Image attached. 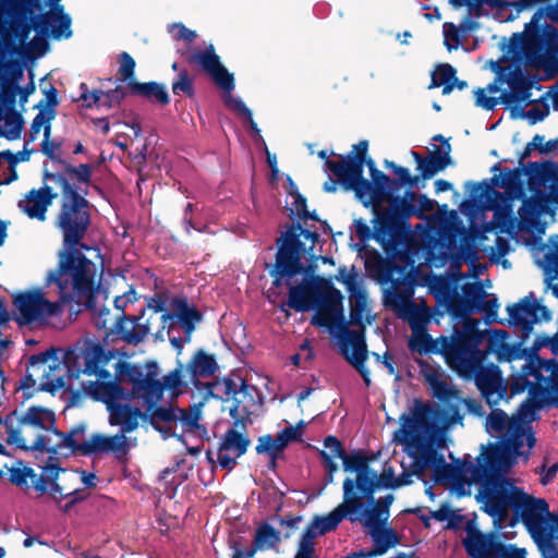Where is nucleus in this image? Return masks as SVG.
<instances>
[{"label": "nucleus", "instance_id": "f257e3e1", "mask_svg": "<svg viewBox=\"0 0 558 558\" xmlns=\"http://www.w3.org/2000/svg\"><path fill=\"white\" fill-rule=\"evenodd\" d=\"M441 422L435 411L418 407L413 418L401 432L403 441L416 458L418 470L434 469L436 481L464 482L480 485L477 499L492 517L502 519L509 508H513L522 490L515 487L506 474L520 454L490 446L477 459V463L463 461L457 464L446 462L444 456L435 450L441 442Z\"/></svg>", "mask_w": 558, "mask_h": 558}, {"label": "nucleus", "instance_id": "f03ea898", "mask_svg": "<svg viewBox=\"0 0 558 558\" xmlns=\"http://www.w3.org/2000/svg\"><path fill=\"white\" fill-rule=\"evenodd\" d=\"M336 280L342 283L349 293L350 323L360 330H350L344 322L341 292L330 280L316 276L313 270L304 271L300 277L284 283L289 288L288 306L296 312L315 310L312 324L327 327L340 341V350L344 357L361 374L365 385H371V374L365 366L367 359L364 330L371 325L367 291L364 279L354 267L348 270L339 268Z\"/></svg>", "mask_w": 558, "mask_h": 558}, {"label": "nucleus", "instance_id": "7ed1b4c3", "mask_svg": "<svg viewBox=\"0 0 558 558\" xmlns=\"http://www.w3.org/2000/svg\"><path fill=\"white\" fill-rule=\"evenodd\" d=\"M46 284L57 286L58 301L47 300L39 288L13 296L14 319L20 325L46 324L50 318L61 316L66 303L89 305L105 293L95 284V264L77 246H65L59 252L58 268L47 274Z\"/></svg>", "mask_w": 558, "mask_h": 558}, {"label": "nucleus", "instance_id": "20e7f679", "mask_svg": "<svg viewBox=\"0 0 558 558\" xmlns=\"http://www.w3.org/2000/svg\"><path fill=\"white\" fill-rule=\"evenodd\" d=\"M116 375L132 387L134 397L142 402L149 413L151 424L159 430L163 438L178 437L183 434L201 435L205 428L199 424L202 418V403L193 404L189 410L173 407L157 408L162 399L165 389L177 392L182 386L181 373L173 371L158 379V366L155 362L145 365L118 361L114 364Z\"/></svg>", "mask_w": 558, "mask_h": 558}, {"label": "nucleus", "instance_id": "39448f33", "mask_svg": "<svg viewBox=\"0 0 558 558\" xmlns=\"http://www.w3.org/2000/svg\"><path fill=\"white\" fill-rule=\"evenodd\" d=\"M383 247L389 258L379 262L380 277L384 281L391 283V288L384 293V304L407 323L417 319L418 316L428 312L425 305L412 301L416 284V263L423 264L422 250H410L403 246Z\"/></svg>", "mask_w": 558, "mask_h": 558}, {"label": "nucleus", "instance_id": "423d86ee", "mask_svg": "<svg viewBox=\"0 0 558 558\" xmlns=\"http://www.w3.org/2000/svg\"><path fill=\"white\" fill-rule=\"evenodd\" d=\"M338 157V160L324 162L326 170L337 178L345 191L354 192L364 207L378 206V197L384 193L383 182L388 180V175L368 156V141H360L349 154Z\"/></svg>", "mask_w": 558, "mask_h": 558}, {"label": "nucleus", "instance_id": "0eeeda50", "mask_svg": "<svg viewBox=\"0 0 558 558\" xmlns=\"http://www.w3.org/2000/svg\"><path fill=\"white\" fill-rule=\"evenodd\" d=\"M482 342L483 333L472 327L459 352L451 354L450 368L461 377L474 378L486 402L495 405L505 397L506 389L498 366L484 365L487 352L480 349Z\"/></svg>", "mask_w": 558, "mask_h": 558}, {"label": "nucleus", "instance_id": "6e6552de", "mask_svg": "<svg viewBox=\"0 0 558 558\" xmlns=\"http://www.w3.org/2000/svg\"><path fill=\"white\" fill-rule=\"evenodd\" d=\"M374 207V217L372 226L364 218L354 219L350 227V239L359 241L357 244H367L375 241L377 244H458L456 240L445 242L441 239H434L418 242L415 240L410 222L402 221L391 211H387L380 206ZM459 244H475L462 240Z\"/></svg>", "mask_w": 558, "mask_h": 558}, {"label": "nucleus", "instance_id": "1a4fd4ad", "mask_svg": "<svg viewBox=\"0 0 558 558\" xmlns=\"http://www.w3.org/2000/svg\"><path fill=\"white\" fill-rule=\"evenodd\" d=\"M538 409L535 401L526 400L511 417L502 410H493L486 417L485 427L490 436L500 440L495 446L520 456L524 447L531 450L536 441L531 423L536 420Z\"/></svg>", "mask_w": 558, "mask_h": 558}, {"label": "nucleus", "instance_id": "9d476101", "mask_svg": "<svg viewBox=\"0 0 558 558\" xmlns=\"http://www.w3.org/2000/svg\"><path fill=\"white\" fill-rule=\"evenodd\" d=\"M54 415L43 408H29L25 413L13 411L0 418V454H7L5 445L24 450H36L45 427L53 425Z\"/></svg>", "mask_w": 558, "mask_h": 558}, {"label": "nucleus", "instance_id": "9b49d317", "mask_svg": "<svg viewBox=\"0 0 558 558\" xmlns=\"http://www.w3.org/2000/svg\"><path fill=\"white\" fill-rule=\"evenodd\" d=\"M51 178L57 180L63 196L56 220V226L63 236L62 244H84L82 241L92 222L90 204L85 198L88 191H77L61 175H51Z\"/></svg>", "mask_w": 558, "mask_h": 558}, {"label": "nucleus", "instance_id": "f8f14e48", "mask_svg": "<svg viewBox=\"0 0 558 558\" xmlns=\"http://www.w3.org/2000/svg\"><path fill=\"white\" fill-rule=\"evenodd\" d=\"M511 44L520 46L525 58L558 51V2L538 8Z\"/></svg>", "mask_w": 558, "mask_h": 558}, {"label": "nucleus", "instance_id": "ddd939ff", "mask_svg": "<svg viewBox=\"0 0 558 558\" xmlns=\"http://www.w3.org/2000/svg\"><path fill=\"white\" fill-rule=\"evenodd\" d=\"M83 386L90 397L106 404L109 423L120 427L118 434L126 435L138 427L143 413L130 404L132 399H136L132 390H124L117 381H88Z\"/></svg>", "mask_w": 558, "mask_h": 558}, {"label": "nucleus", "instance_id": "4468645a", "mask_svg": "<svg viewBox=\"0 0 558 558\" xmlns=\"http://www.w3.org/2000/svg\"><path fill=\"white\" fill-rule=\"evenodd\" d=\"M186 61L190 64L199 66V69L211 78L215 85L226 93L223 97L225 105L242 116L253 133H260L250 108L240 98H235L231 95V92L235 87L234 75L222 64L220 57L216 53L214 45L210 44L204 50L193 51L186 57Z\"/></svg>", "mask_w": 558, "mask_h": 558}, {"label": "nucleus", "instance_id": "2eb2a0df", "mask_svg": "<svg viewBox=\"0 0 558 558\" xmlns=\"http://www.w3.org/2000/svg\"><path fill=\"white\" fill-rule=\"evenodd\" d=\"M418 407H427L436 412L438 418L441 422L440 425V433H441V442L439 446L435 447V450L437 451V448H440L444 446L445 442V432L451 427V425L454 423L453 417H449L445 414V412L437 405H432L427 403H423L421 401H415L412 409L410 410L409 414H403L401 416V427L399 430L395 434V439L397 442L404 446V449L408 451L409 456L413 459V462L411 464V471H403L399 476H395V472L391 466H385L381 474L378 475L376 473V483L374 485V492L377 488L380 487H387V488H397L401 486H405L412 483V476L416 475L417 477H423L424 473L428 470L434 472V469L432 466L422 468L418 470V466H416V458L411 453L409 446L407 442L403 441V438L401 437V432L404 429L405 424H408L414 416V412Z\"/></svg>", "mask_w": 558, "mask_h": 558}, {"label": "nucleus", "instance_id": "dca6fc26", "mask_svg": "<svg viewBox=\"0 0 558 558\" xmlns=\"http://www.w3.org/2000/svg\"><path fill=\"white\" fill-rule=\"evenodd\" d=\"M410 250H422V256L425 264L430 267L440 268L449 266L452 274L459 270L463 264H468L469 276L478 277L482 275L486 265L478 262L480 246H404Z\"/></svg>", "mask_w": 558, "mask_h": 558}, {"label": "nucleus", "instance_id": "f3484780", "mask_svg": "<svg viewBox=\"0 0 558 558\" xmlns=\"http://www.w3.org/2000/svg\"><path fill=\"white\" fill-rule=\"evenodd\" d=\"M429 322V312L418 316L417 319H412L409 323L412 335L409 339V348L413 352L422 353H440L447 364L451 365V354L459 352L463 345L472 327L466 326L463 331L457 332L451 338L440 337L434 340L426 331V325Z\"/></svg>", "mask_w": 558, "mask_h": 558}, {"label": "nucleus", "instance_id": "a211bd4d", "mask_svg": "<svg viewBox=\"0 0 558 558\" xmlns=\"http://www.w3.org/2000/svg\"><path fill=\"white\" fill-rule=\"evenodd\" d=\"M59 353L58 350L50 349L29 357L26 379L32 383V386H38L41 390L49 392H56L65 387L69 369Z\"/></svg>", "mask_w": 558, "mask_h": 558}, {"label": "nucleus", "instance_id": "6ab92c4d", "mask_svg": "<svg viewBox=\"0 0 558 558\" xmlns=\"http://www.w3.org/2000/svg\"><path fill=\"white\" fill-rule=\"evenodd\" d=\"M512 509L520 515L535 543L542 545L551 539L550 512L545 499L534 498L522 492Z\"/></svg>", "mask_w": 558, "mask_h": 558}, {"label": "nucleus", "instance_id": "aec40b11", "mask_svg": "<svg viewBox=\"0 0 558 558\" xmlns=\"http://www.w3.org/2000/svg\"><path fill=\"white\" fill-rule=\"evenodd\" d=\"M170 313L161 315L162 328H168L171 344L180 352L183 344L191 340L195 324L201 320L199 313L189 306L184 299H173Z\"/></svg>", "mask_w": 558, "mask_h": 558}, {"label": "nucleus", "instance_id": "412c9836", "mask_svg": "<svg viewBox=\"0 0 558 558\" xmlns=\"http://www.w3.org/2000/svg\"><path fill=\"white\" fill-rule=\"evenodd\" d=\"M361 506L362 501L354 490L353 480L345 478L343 482V501L328 514L316 515L306 526V530L314 532V535L318 537L336 530L344 518L355 522Z\"/></svg>", "mask_w": 558, "mask_h": 558}, {"label": "nucleus", "instance_id": "4be33fe9", "mask_svg": "<svg viewBox=\"0 0 558 558\" xmlns=\"http://www.w3.org/2000/svg\"><path fill=\"white\" fill-rule=\"evenodd\" d=\"M497 214L501 232L507 233L517 244H520L519 236L523 238L521 244H543L541 234L545 232V227L541 223V217H534L522 209H519V217L506 210Z\"/></svg>", "mask_w": 558, "mask_h": 558}, {"label": "nucleus", "instance_id": "5701e85b", "mask_svg": "<svg viewBox=\"0 0 558 558\" xmlns=\"http://www.w3.org/2000/svg\"><path fill=\"white\" fill-rule=\"evenodd\" d=\"M507 312L509 324L522 330V340L532 331L534 324L551 318L550 312L535 299L533 292L518 303L508 305Z\"/></svg>", "mask_w": 558, "mask_h": 558}, {"label": "nucleus", "instance_id": "b1692460", "mask_svg": "<svg viewBox=\"0 0 558 558\" xmlns=\"http://www.w3.org/2000/svg\"><path fill=\"white\" fill-rule=\"evenodd\" d=\"M41 0H26L32 4L33 9H40ZM61 0H45L49 10L37 14L48 37L54 40L69 39L73 36L71 28L72 19L64 10V5L60 4Z\"/></svg>", "mask_w": 558, "mask_h": 558}, {"label": "nucleus", "instance_id": "393cba45", "mask_svg": "<svg viewBox=\"0 0 558 558\" xmlns=\"http://www.w3.org/2000/svg\"><path fill=\"white\" fill-rule=\"evenodd\" d=\"M523 170L515 168L507 170L502 175H494L492 183L481 181L477 183L468 182L466 186H471L470 195L473 199L490 202L493 197L502 198V194L494 189V185L505 189L507 192H519L522 189Z\"/></svg>", "mask_w": 558, "mask_h": 558}, {"label": "nucleus", "instance_id": "a878e982", "mask_svg": "<svg viewBox=\"0 0 558 558\" xmlns=\"http://www.w3.org/2000/svg\"><path fill=\"white\" fill-rule=\"evenodd\" d=\"M136 439L123 434L106 436L104 434H93L88 439L84 437L78 441L76 450L83 454H104L112 453L118 458L125 456L129 449L135 446Z\"/></svg>", "mask_w": 558, "mask_h": 558}, {"label": "nucleus", "instance_id": "bb28decb", "mask_svg": "<svg viewBox=\"0 0 558 558\" xmlns=\"http://www.w3.org/2000/svg\"><path fill=\"white\" fill-rule=\"evenodd\" d=\"M44 478L47 485V493L56 504L63 500V494L71 493L80 482V473L69 471L59 466L57 459L50 457L48 463L44 465Z\"/></svg>", "mask_w": 558, "mask_h": 558}, {"label": "nucleus", "instance_id": "cd10ccee", "mask_svg": "<svg viewBox=\"0 0 558 558\" xmlns=\"http://www.w3.org/2000/svg\"><path fill=\"white\" fill-rule=\"evenodd\" d=\"M85 434V425L80 424L72 428L69 433L58 432L52 425L45 427L40 435L38 449L54 454H68L76 451L78 441Z\"/></svg>", "mask_w": 558, "mask_h": 558}, {"label": "nucleus", "instance_id": "c85d7f7f", "mask_svg": "<svg viewBox=\"0 0 558 558\" xmlns=\"http://www.w3.org/2000/svg\"><path fill=\"white\" fill-rule=\"evenodd\" d=\"M499 78L501 82H506L510 92H502L500 99L501 102L509 106L511 104H517L521 106L523 102H531L530 98L532 96V88L534 86V78L526 74L520 66H514L511 69L507 75L504 77L502 74H499Z\"/></svg>", "mask_w": 558, "mask_h": 558}, {"label": "nucleus", "instance_id": "c756f323", "mask_svg": "<svg viewBox=\"0 0 558 558\" xmlns=\"http://www.w3.org/2000/svg\"><path fill=\"white\" fill-rule=\"evenodd\" d=\"M236 427L234 425L225 433L218 448L217 461L226 470L234 468L236 460L246 452L251 444L250 438Z\"/></svg>", "mask_w": 558, "mask_h": 558}, {"label": "nucleus", "instance_id": "7c9ffc66", "mask_svg": "<svg viewBox=\"0 0 558 558\" xmlns=\"http://www.w3.org/2000/svg\"><path fill=\"white\" fill-rule=\"evenodd\" d=\"M450 154V144H447L444 148L435 146L434 149L425 157L415 150H411V156L416 162L420 181L429 180L437 173L444 171L447 167L451 166L453 161Z\"/></svg>", "mask_w": 558, "mask_h": 558}, {"label": "nucleus", "instance_id": "2f4dec72", "mask_svg": "<svg viewBox=\"0 0 558 558\" xmlns=\"http://www.w3.org/2000/svg\"><path fill=\"white\" fill-rule=\"evenodd\" d=\"M341 460L344 471L356 472V478L353 481L356 495L361 499L369 498L374 494L376 471L372 470L360 454L348 456L344 453Z\"/></svg>", "mask_w": 558, "mask_h": 558}, {"label": "nucleus", "instance_id": "473e14b6", "mask_svg": "<svg viewBox=\"0 0 558 558\" xmlns=\"http://www.w3.org/2000/svg\"><path fill=\"white\" fill-rule=\"evenodd\" d=\"M525 377H533L535 385L545 389L558 388V357L545 360L539 356H531L526 366L523 367Z\"/></svg>", "mask_w": 558, "mask_h": 558}, {"label": "nucleus", "instance_id": "72a5a7b5", "mask_svg": "<svg viewBox=\"0 0 558 558\" xmlns=\"http://www.w3.org/2000/svg\"><path fill=\"white\" fill-rule=\"evenodd\" d=\"M305 246H279L276 256V272L278 278L276 284L287 283V281L293 280L300 277L305 269L301 263V254Z\"/></svg>", "mask_w": 558, "mask_h": 558}, {"label": "nucleus", "instance_id": "f704fd0d", "mask_svg": "<svg viewBox=\"0 0 558 558\" xmlns=\"http://www.w3.org/2000/svg\"><path fill=\"white\" fill-rule=\"evenodd\" d=\"M116 356V351L105 350L99 343L89 342L82 352L83 372L87 375H96L98 377L97 381H111V374L105 367Z\"/></svg>", "mask_w": 558, "mask_h": 558}, {"label": "nucleus", "instance_id": "c9c22d12", "mask_svg": "<svg viewBox=\"0 0 558 558\" xmlns=\"http://www.w3.org/2000/svg\"><path fill=\"white\" fill-rule=\"evenodd\" d=\"M260 404V396L258 390L245 381H242L240 388L234 390L232 397V405L229 409V414L234 418V425L254 414Z\"/></svg>", "mask_w": 558, "mask_h": 558}, {"label": "nucleus", "instance_id": "e433bc0d", "mask_svg": "<svg viewBox=\"0 0 558 558\" xmlns=\"http://www.w3.org/2000/svg\"><path fill=\"white\" fill-rule=\"evenodd\" d=\"M384 167L391 170L397 178H390L388 175V180H384V193L378 197V206H381L383 199L388 198L391 195V192H399L402 186H408L409 189L418 186V174L412 175L408 168L399 166L395 161L387 159L384 161Z\"/></svg>", "mask_w": 558, "mask_h": 558}, {"label": "nucleus", "instance_id": "4c0bfd02", "mask_svg": "<svg viewBox=\"0 0 558 558\" xmlns=\"http://www.w3.org/2000/svg\"><path fill=\"white\" fill-rule=\"evenodd\" d=\"M95 284L100 286L104 290V295L97 296L93 300V303L87 304H77L78 306H85L86 308H89L94 314V324L98 329H111L112 327H116L119 325L120 319L122 318L121 314L112 315L110 313V310L100 306V303L102 301H106L108 299V289L102 282V274L98 276L97 274V266L95 265Z\"/></svg>", "mask_w": 558, "mask_h": 558}, {"label": "nucleus", "instance_id": "58836bf2", "mask_svg": "<svg viewBox=\"0 0 558 558\" xmlns=\"http://www.w3.org/2000/svg\"><path fill=\"white\" fill-rule=\"evenodd\" d=\"M57 197L58 193L53 192L52 187L49 185H44L39 190H32L26 194L24 211L29 218L44 221L48 207Z\"/></svg>", "mask_w": 558, "mask_h": 558}, {"label": "nucleus", "instance_id": "ea45409f", "mask_svg": "<svg viewBox=\"0 0 558 558\" xmlns=\"http://www.w3.org/2000/svg\"><path fill=\"white\" fill-rule=\"evenodd\" d=\"M281 541L280 532L271 525L264 523L256 529L254 547L235 553L234 558H252L257 550L276 548Z\"/></svg>", "mask_w": 558, "mask_h": 558}, {"label": "nucleus", "instance_id": "a19ab883", "mask_svg": "<svg viewBox=\"0 0 558 558\" xmlns=\"http://www.w3.org/2000/svg\"><path fill=\"white\" fill-rule=\"evenodd\" d=\"M534 263L539 267L546 281L558 279V246H529Z\"/></svg>", "mask_w": 558, "mask_h": 558}, {"label": "nucleus", "instance_id": "79ce46f5", "mask_svg": "<svg viewBox=\"0 0 558 558\" xmlns=\"http://www.w3.org/2000/svg\"><path fill=\"white\" fill-rule=\"evenodd\" d=\"M373 501V495L369 498H362L361 510L356 513V521H360L368 532L384 526L389 519V511Z\"/></svg>", "mask_w": 558, "mask_h": 558}, {"label": "nucleus", "instance_id": "37998d69", "mask_svg": "<svg viewBox=\"0 0 558 558\" xmlns=\"http://www.w3.org/2000/svg\"><path fill=\"white\" fill-rule=\"evenodd\" d=\"M422 375L434 397L448 401L454 396L453 387L448 383L440 367L424 365L422 367Z\"/></svg>", "mask_w": 558, "mask_h": 558}, {"label": "nucleus", "instance_id": "c03bdc74", "mask_svg": "<svg viewBox=\"0 0 558 558\" xmlns=\"http://www.w3.org/2000/svg\"><path fill=\"white\" fill-rule=\"evenodd\" d=\"M61 172H49L47 170L44 171V180H50L57 184V180L51 178V175H61L63 177L68 183L74 185L77 190L76 183L78 184H89L93 175V166L89 163H81L78 166H73L65 160V162L61 166Z\"/></svg>", "mask_w": 558, "mask_h": 558}, {"label": "nucleus", "instance_id": "a18cd8bd", "mask_svg": "<svg viewBox=\"0 0 558 558\" xmlns=\"http://www.w3.org/2000/svg\"><path fill=\"white\" fill-rule=\"evenodd\" d=\"M130 95L143 97L161 106L170 104V96L163 84L158 82H130Z\"/></svg>", "mask_w": 558, "mask_h": 558}, {"label": "nucleus", "instance_id": "49530a36", "mask_svg": "<svg viewBox=\"0 0 558 558\" xmlns=\"http://www.w3.org/2000/svg\"><path fill=\"white\" fill-rule=\"evenodd\" d=\"M483 333V339L487 338V353L492 352L497 355L499 361H511L514 356V349L508 343L509 335L501 329H493Z\"/></svg>", "mask_w": 558, "mask_h": 558}, {"label": "nucleus", "instance_id": "de8ad7c7", "mask_svg": "<svg viewBox=\"0 0 558 558\" xmlns=\"http://www.w3.org/2000/svg\"><path fill=\"white\" fill-rule=\"evenodd\" d=\"M301 236L312 244H316L319 241V234L316 231H311L303 228L300 222H294L284 226V230L275 240V244H303Z\"/></svg>", "mask_w": 558, "mask_h": 558}, {"label": "nucleus", "instance_id": "09e8293b", "mask_svg": "<svg viewBox=\"0 0 558 558\" xmlns=\"http://www.w3.org/2000/svg\"><path fill=\"white\" fill-rule=\"evenodd\" d=\"M463 546L472 558H492L493 542L478 531H469Z\"/></svg>", "mask_w": 558, "mask_h": 558}, {"label": "nucleus", "instance_id": "8fccbe9b", "mask_svg": "<svg viewBox=\"0 0 558 558\" xmlns=\"http://www.w3.org/2000/svg\"><path fill=\"white\" fill-rule=\"evenodd\" d=\"M457 70L449 63L437 64L432 72V81L428 89L442 86V95H448L453 90L452 80H456Z\"/></svg>", "mask_w": 558, "mask_h": 558}, {"label": "nucleus", "instance_id": "3c124183", "mask_svg": "<svg viewBox=\"0 0 558 558\" xmlns=\"http://www.w3.org/2000/svg\"><path fill=\"white\" fill-rule=\"evenodd\" d=\"M41 469L43 471L40 475H38L32 468L27 466L13 469L11 471V481L19 486L27 485L28 481H31L36 492L41 495L46 494L47 485L45 484L46 482L44 478V466Z\"/></svg>", "mask_w": 558, "mask_h": 558}, {"label": "nucleus", "instance_id": "603ef678", "mask_svg": "<svg viewBox=\"0 0 558 558\" xmlns=\"http://www.w3.org/2000/svg\"><path fill=\"white\" fill-rule=\"evenodd\" d=\"M368 533L374 542V549L368 553L372 558L384 555L389 548L395 547L399 543L397 534L391 529L380 526Z\"/></svg>", "mask_w": 558, "mask_h": 558}, {"label": "nucleus", "instance_id": "864d4df0", "mask_svg": "<svg viewBox=\"0 0 558 558\" xmlns=\"http://www.w3.org/2000/svg\"><path fill=\"white\" fill-rule=\"evenodd\" d=\"M398 192H391L388 198L383 199L384 203H389V207L385 208L387 211L396 217H399L404 222H410L409 219L415 216V204H410L404 198H401Z\"/></svg>", "mask_w": 558, "mask_h": 558}, {"label": "nucleus", "instance_id": "5fc2aeb1", "mask_svg": "<svg viewBox=\"0 0 558 558\" xmlns=\"http://www.w3.org/2000/svg\"><path fill=\"white\" fill-rule=\"evenodd\" d=\"M287 447L278 435H264L258 438L256 452L259 454H267L270 459L271 465L276 463V459L283 452Z\"/></svg>", "mask_w": 558, "mask_h": 558}, {"label": "nucleus", "instance_id": "6e6d98bb", "mask_svg": "<svg viewBox=\"0 0 558 558\" xmlns=\"http://www.w3.org/2000/svg\"><path fill=\"white\" fill-rule=\"evenodd\" d=\"M550 204H554L550 192L548 194H536L525 199L520 209L534 217H541L542 215L550 214Z\"/></svg>", "mask_w": 558, "mask_h": 558}, {"label": "nucleus", "instance_id": "4d7b16f0", "mask_svg": "<svg viewBox=\"0 0 558 558\" xmlns=\"http://www.w3.org/2000/svg\"><path fill=\"white\" fill-rule=\"evenodd\" d=\"M189 367L195 377H209L216 372L217 363L213 355L198 352Z\"/></svg>", "mask_w": 558, "mask_h": 558}, {"label": "nucleus", "instance_id": "13d9d810", "mask_svg": "<svg viewBox=\"0 0 558 558\" xmlns=\"http://www.w3.org/2000/svg\"><path fill=\"white\" fill-rule=\"evenodd\" d=\"M119 62V70H118V80L121 82H126V88L130 90V82H136L135 81V60L133 57L123 51L119 54L118 58Z\"/></svg>", "mask_w": 558, "mask_h": 558}, {"label": "nucleus", "instance_id": "bf43d9fd", "mask_svg": "<svg viewBox=\"0 0 558 558\" xmlns=\"http://www.w3.org/2000/svg\"><path fill=\"white\" fill-rule=\"evenodd\" d=\"M344 452L341 442L335 436L325 438L324 449L320 451L325 464H337L336 460L341 459Z\"/></svg>", "mask_w": 558, "mask_h": 558}, {"label": "nucleus", "instance_id": "052dcab7", "mask_svg": "<svg viewBox=\"0 0 558 558\" xmlns=\"http://www.w3.org/2000/svg\"><path fill=\"white\" fill-rule=\"evenodd\" d=\"M24 120L21 113L10 110L4 118L5 130L0 135L8 140L19 138L23 130Z\"/></svg>", "mask_w": 558, "mask_h": 558}, {"label": "nucleus", "instance_id": "680f3d73", "mask_svg": "<svg viewBox=\"0 0 558 558\" xmlns=\"http://www.w3.org/2000/svg\"><path fill=\"white\" fill-rule=\"evenodd\" d=\"M525 59L530 65L536 69H543L550 74L558 73V51L541 53Z\"/></svg>", "mask_w": 558, "mask_h": 558}, {"label": "nucleus", "instance_id": "e2e57ef3", "mask_svg": "<svg viewBox=\"0 0 558 558\" xmlns=\"http://www.w3.org/2000/svg\"><path fill=\"white\" fill-rule=\"evenodd\" d=\"M174 95L194 96V78L186 69H181L171 85Z\"/></svg>", "mask_w": 558, "mask_h": 558}, {"label": "nucleus", "instance_id": "0e129e2a", "mask_svg": "<svg viewBox=\"0 0 558 558\" xmlns=\"http://www.w3.org/2000/svg\"><path fill=\"white\" fill-rule=\"evenodd\" d=\"M462 294L466 306L471 310H475L481 304V301H483V298L487 296L481 282L465 283L462 287Z\"/></svg>", "mask_w": 558, "mask_h": 558}, {"label": "nucleus", "instance_id": "69168bd1", "mask_svg": "<svg viewBox=\"0 0 558 558\" xmlns=\"http://www.w3.org/2000/svg\"><path fill=\"white\" fill-rule=\"evenodd\" d=\"M41 153L53 163L62 166L65 160L61 156L62 143L54 140L43 141L40 144Z\"/></svg>", "mask_w": 558, "mask_h": 558}, {"label": "nucleus", "instance_id": "338daca9", "mask_svg": "<svg viewBox=\"0 0 558 558\" xmlns=\"http://www.w3.org/2000/svg\"><path fill=\"white\" fill-rule=\"evenodd\" d=\"M304 427V421H300L296 425H289L284 427L277 435L281 441H283V446L288 447L289 444L301 440Z\"/></svg>", "mask_w": 558, "mask_h": 558}, {"label": "nucleus", "instance_id": "774afa93", "mask_svg": "<svg viewBox=\"0 0 558 558\" xmlns=\"http://www.w3.org/2000/svg\"><path fill=\"white\" fill-rule=\"evenodd\" d=\"M128 94H130L128 88H123L121 86H117L116 88L107 92L102 90L101 97H105V99L102 101L100 100L99 105L110 109L120 105Z\"/></svg>", "mask_w": 558, "mask_h": 558}]
</instances>
